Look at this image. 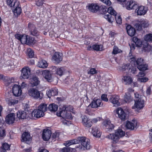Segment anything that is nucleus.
<instances>
[{"label":"nucleus","instance_id":"1","mask_svg":"<svg viewBox=\"0 0 152 152\" xmlns=\"http://www.w3.org/2000/svg\"><path fill=\"white\" fill-rule=\"evenodd\" d=\"M71 113H74L73 107L71 106H67L64 105L60 108L59 110L57 112V115L62 118L61 121L63 124L65 125H68L70 123L64 119H72Z\"/></svg>","mask_w":152,"mask_h":152},{"label":"nucleus","instance_id":"2","mask_svg":"<svg viewBox=\"0 0 152 152\" xmlns=\"http://www.w3.org/2000/svg\"><path fill=\"white\" fill-rule=\"evenodd\" d=\"M125 135V132L121 129L116 130L114 133L110 134L108 136V138L114 142H117L119 139Z\"/></svg>","mask_w":152,"mask_h":152},{"label":"nucleus","instance_id":"3","mask_svg":"<svg viewBox=\"0 0 152 152\" xmlns=\"http://www.w3.org/2000/svg\"><path fill=\"white\" fill-rule=\"evenodd\" d=\"M80 145L78 148L82 150L89 149L91 148L90 141L88 138L85 137H80L77 138Z\"/></svg>","mask_w":152,"mask_h":152},{"label":"nucleus","instance_id":"4","mask_svg":"<svg viewBox=\"0 0 152 152\" xmlns=\"http://www.w3.org/2000/svg\"><path fill=\"white\" fill-rule=\"evenodd\" d=\"M7 4L10 7L15 8L13 10L14 15L15 16L19 15L21 12V9L19 6V2L17 0H6Z\"/></svg>","mask_w":152,"mask_h":152},{"label":"nucleus","instance_id":"5","mask_svg":"<svg viewBox=\"0 0 152 152\" xmlns=\"http://www.w3.org/2000/svg\"><path fill=\"white\" fill-rule=\"evenodd\" d=\"M107 12L110 15H105L104 17L108 22L112 23L114 20V16L116 15L117 13L111 7H109L108 8Z\"/></svg>","mask_w":152,"mask_h":152},{"label":"nucleus","instance_id":"6","mask_svg":"<svg viewBox=\"0 0 152 152\" xmlns=\"http://www.w3.org/2000/svg\"><path fill=\"white\" fill-rule=\"evenodd\" d=\"M28 94L31 97L35 99H42L43 94L35 88H31L28 90Z\"/></svg>","mask_w":152,"mask_h":152},{"label":"nucleus","instance_id":"7","mask_svg":"<svg viewBox=\"0 0 152 152\" xmlns=\"http://www.w3.org/2000/svg\"><path fill=\"white\" fill-rule=\"evenodd\" d=\"M144 107V102L142 99H137L135 100L134 105L132 107V109L138 112Z\"/></svg>","mask_w":152,"mask_h":152},{"label":"nucleus","instance_id":"8","mask_svg":"<svg viewBox=\"0 0 152 152\" xmlns=\"http://www.w3.org/2000/svg\"><path fill=\"white\" fill-rule=\"evenodd\" d=\"M148 8L147 7L142 5H137L135 9V12L137 15H144L147 12Z\"/></svg>","mask_w":152,"mask_h":152},{"label":"nucleus","instance_id":"9","mask_svg":"<svg viewBox=\"0 0 152 152\" xmlns=\"http://www.w3.org/2000/svg\"><path fill=\"white\" fill-rule=\"evenodd\" d=\"M138 126L139 124L137 121L134 119L130 121H127L126 124V127L130 130L136 129Z\"/></svg>","mask_w":152,"mask_h":152},{"label":"nucleus","instance_id":"10","mask_svg":"<svg viewBox=\"0 0 152 152\" xmlns=\"http://www.w3.org/2000/svg\"><path fill=\"white\" fill-rule=\"evenodd\" d=\"M45 113L38 108L34 109L31 113L30 117L33 119H35L42 117Z\"/></svg>","mask_w":152,"mask_h":152},{"label":"nucleus","instance_id":"11","mask_svg":"<svg viewBox=\"0 0 152 152\" xmlns=\"http://www.w3.org/2000/svg\"><path fill=\"white\" fill-rule=\"evenodd\" d=\"M42 74L47 81L51 82L53 80V73L50 71L48 70H43L42 71Z\"/></svg>","mask_w":152,"mask_h":152},{"label":"nucleus","instance_id":"12","mask_svg":"<svg viewBox=\"0 0 152 152\" xmlns=\"http://www.w3.org/2000/svg\"><path fill=\"white\" fill-rule=\"evenodd\" d=\"M20 71L21 72L20 77L21 79H28L29 78L31 73V70L28 67H24Z\"/></svg>","mask_w":152,"mask_h":152},{"label":"nucleus","instance_id":"13","mask_svg":"<svg viewBox=\"0 0 152 152\" xmlns=\"http://www.w3.org/2000/svg\"><path fill=\"white\" fill-rule=\"evenodd\" d=\"M103 104V103L102 102L101 100L100 99H94L87 107L86 110H88L90 106L92 108H96L102 106Z\"/></svg>","mask_w":152,"mask_h":152},{"label":"nucleus","instance_id":"14","mask_svg":"<svg viewBox=\"0 0 152 152\" xmlns=\"http://www.w3.org/2000/svg\"><path fill=\"white\" fill-rule=\"evenodd\" d=\"M149 25V23L148 20L144 19H141L137 22L135 24V26L138 30H140L142 29V27H147Z\"/></svg>","mask_w":152,"mask_h":152},{"label":"nucleus","instance_id":"15","mask_svg":"<svg viewBox=\"0 0 152 152\" xmlns=\"http://www.w3.org/2000/svg\"><path fill=\"white\" fill-rule=\"evenodd\" d=\"M51 135L52 132L51 130L47 129H44L42 131V138L44 141H47L50 139Z\"/></svg>","mask_w":152,"mask_h":152},{"label":"nucleus","instance_id":"16","mask_svg":"<svg viewBox=\"0 0 152 152\" xmlns=\"http://www.w3.org/2000/svg\"><path fill=\"white\" fill-rule=\"evenodd\" d=\"M86 8L91 12H95L99 10V6L96 3H88L86 6Z\"/></svg>","mask_w":152,"mask_h":152},{"label":"nucleus","instance_id":"17","mask_svg":"<svg viewBox=\"0 0 152 152\" xmlns=\"http://www.w3.org/2000/svg\"><path fill=\"white\" fill-rule=\"evenodd\" d=\"M128 58L131 63H134L135 65L136 64L138 66H140L143 64V59L141 58H139L136 60L133 56L129 55Z\"/></svg>","mask_w":152,"mask_h":152},{"label":"nucleus","instance_id":"18","mask_svg":"<svg viewBox=\"0 0 152 152\" xmlns=\"http://www.w3.org/2000/svg\"><path fill=\"white\" fill-rule=\"evenodd\" d=\"M119 96L117 95H112L109 101L113 104L114 106L117 107L120 105V102L119 101Z\"/></svg>","mask_w":152,"mask_h":152},{"label":"nucleus","instance_id":"19","mask_svg":"<svg viewBox=\"0 0 152 152\" xmlns=\"http://www.w3.org/2000/svg\"><path fill=\"white\" fill-rule=\"evenodd\" d=\"M12 93L14 96H20L22 93V91L20 86L18 85H14L12 88Z\"/></svg>","mask_w":152,"mask_h":152},{"label":"nucleus","instance_id":"20","mask_svg":"<svg viewBox=\"0 0 152 152\" xmlns=\"http://www.w3.org/2000/svg\"><path fill=\"white\" fill-rule=\"evenodd\" d=\"M56 73L57 75L61 76L64 75H68L70 72L67 70L64 67H58L56 69Z\"/></svg>","mask_w":152,"mask_h":152},{"label":"nucleus","instance_id":"21","mask_svg":"<svg viewBox=\"0 0 152 152\" xmlns=\"http://www.w3.org/2000/svg\"><path fill=\"white\" fill-rule=\"evenodd\" d=\"M15 121V115L14 113H11L8 114L6 118V121L8 124L13 123Z\"/></svg>","mask_w":152,"mask_h":152},{"label":"nucleus","instance_id":"22","mask_svg":"<svg viewBox=\"0 0 152 152\" xmlns=\"http://www.w3.org/2000/svg\"><path fill=\"white\" fill-rule=\"evenodd\" d=\"M118 117L122 120L124 121L126 118V114L121 108H118L116 111Z\"/></svg>","mask_w":152,"mask_h":152},{"label":"nucleus","instance_id":"23","mask_svg":"<svg viewBox=\"0 0 152 152\" xmlns=\"http://www.w3.org/2000/svg\"><path fill=\"white\" fill-rule=\"evenodd\" d=\"M82 123L83 125L86 127H90L92 126V122L86 116H83L82 117Z\"/></svg>","mask_w":152,"mask_h":152},{"label":"nucleus","instance_id":"24","mask_svg":"<svg viewBox=\"0 0 152 152\" xmlns=\"http://www.w3.org/2000/svg\"><path fill=\"white\" fill-rule=\"evenodd\" d=\"M27 37V36L26 35H22L19 34L15 35V38L20 41L22 44L27 43L28 39Z\"/></svg>","mask_w":152,"mask_h":152},{"label":"nucleus","instance_id":"25","mask_svg":"<svg viewBox=\"0 0 152 152\" xmlns=\"http://www.w3.org/2000/svg\"><path fill=\"white\" fill-rule=\"evenodd\" d=\"M102 124L104 128L108 129H112L114 128L113 125L111 124L110 121L108 120H104Z\"/></svg>","mask_w":152,"mask_h":152},{"label":"nucleus","instance_id":"26","mask_svg":"<svg viewBox=\"0 0 152 152\" xmlns=\"http://www.w3.org/2000/svg\"><path fill=\"white\" fill-rule=\"evenodd\" d=\"M137 5L135 2L133 0H130L127 2L126 8L127 9L129 10L135 9Z\"/></svg>","mask_w":152,"mask_h":152},{"label":"nucleus","instance_id":"27","mask_svg":"<svg viewBox=\"0 0 152 152\" xmlns=\"http://www.w3.org/2000/svg\"><path fill=\"white\" fill-rule=\"evenodd\" d=\"M122 80L123 83L126 85H129L133 82V79L132 77L128 75L124 76Z\"/></svg>","mask_w":152,"mask_h":152},{"label":"nucleus","instance_id":"28","mask_svg":"<svg viewBox=\"0 0 152 152\" xmlns=\"http://www.w3.org/2000/svg\"><path fill=\"white\" fill-rule=\"evenodd\" d=\"M31 140V137L29 134L27 132H24L22 135V141L28 143Z\"/></svg>","mask_w":152,"mask_h":152},{"label":"nucleus","instance_id":"29","mask_svg":"<svg viewBox=\"0 0 152 152\" xmlns=\"http://www.w3.org/2000/svg\"><path fill=\"white\" fill-rule=\"evenodd\" d=\"M91 132L95 137H99L101 136V133L98 128L96 126H93L92 128Z\"/></svg>","mask_w":152,"mask_h":152},{"label":"nucleus","instance_id":"30","mask_svg":"<svg viewBox=\"0 0 152 152\" xmlns=\"http://www.w3.org/2000/svg\"><path fill=\"white\" fill-rule=\"evenodd\" d=\"M47 94L48 97L50 98L51 96H54L58 94V90L56 88H54L48 91Z\"/></svg>","mask_w":152,"mask_h":152},{"label":"nucleus","instance_id":"31","mask_svg":"<svg viewBox=\"0 0 152 152\" xmlns=\"http://www.w3.org/2000/svg\"><path fill=\"white\" fill-rule=\"evenodd\" d=\"M52 58L57 63L60 62L62 60L61 54L58 52H56L53 56Z\"/></svg>","mask_w":152,"mask_h":152},{"label":"nucleus","instance_id":"32","mask_svg":"<svg viewBox=\"0 0 152 152\" xmlns=\"http://www.w3.org/2000/svg\"><path fill=\"white\" fill-rule=\"evenodd\" d=\"M6 101L7 103L9 106L14 105L18 102V100L13 99V98L11 97L6 98Z\"/></svg>","mask_w":152,"mask_h":152},{"label":"nucleus","instance_id":"33","mask_svg":"<svg viewBox=\"0 0 152 152\" xmlns=\"http://www.w3.org/2000/svg\"><path fill=\"white\" fill-rule=\"evenodd\" d=\"M126 30L128 34L130 36H133L135 34V29L130 25H128L126 27Z\"/></svg>","mask_w":152,"mask_h":152},{"label":"nucleus","instance_id":"34","mask_svg":"<svg viewBox=\"0 0 152 152\" xmlns=\"http://www.w3.org/2000/svg\"><path fill=\"white\" fill-rule=\"evenodd\" d=\"M30 82L31 86L34 87L38 85L39 83V81L37 77H34L30 79Z\"/></svg>","mask_w":152,"mask_h":152},{"label":"nucleus","instance_id":"35","mask_svg":"<svg viewBox=\"0 0 152 152\" xmlns=\"http://www.w3.org/2000/svg\"><path fill=\"white\" fill-rule=\"evenodd\" d=\"M37 66L40 68H45L47 67L48 64L45 60L41 59L38 62Z\"/></svg>","mask_w":152,"mask_h":152},{"label":"nucleus","instance_id":"36","mask_svg":"<svg viewBox=\"0 0 152 152\" xmlns=\"http://www.w3.org/2000/svg\"><path fill=\"white\" fill-rule=\"evenodd\" d=\"M79 140L77 139H75L67 141L64 143V145L68 147L72 144H77Z\"/></svg>","mask_w":152,"mask_h":152},{"label":"nucleus","instance_id":"37","mask_svg":"<svg viewBox=\"0 0 152 152\" xmlns=\"http://www.w3.org/2000/svg\"><path fill=\"white\" fill-rule=\"evenodd\" d=\"M17 117L19 119H24L26 117V113L23 111H18L17 113Z\"/></svg>","mask_w":152,"mask_h":152},{"label":"nucleus","instance_id":"38","mask_svg":"<svg viewBox=\"0 0 152 152\" xmlns=\"http://www.w3.org/2000/svg\"><path fill=\"white\" fill-rule=\"evenodd\" d=\"M58 107V106L57 105L54 103H52L49 105L48 108L50 111L55 112L57 110Z\"/></svg>","mask_w":152,"mask_h":152},{"label":"nucleus","instance_id":"39","mask_svg":"<svg viewBox=\"0 0 152 152\" xmlns=\"http://www.w3.org/2000/svg\"><path fill=\"white\" fill-rule=\"evenodd\" d=\"M38 108L44 113L47 110V104L45 103H41L38 106Z\"/></svg>","mask_w":152,"mask_h":152},{"label":"nucleus","instance_id":"40","mask_svg":"<svg viewBox=\"0 0 152 152\" xmlns=\"http://www.w3.org/2000/svg\"><path fill=\"white\" fill-rule=\"evenodd\" d=\"M133 41L137 47H140L142 45V42L137 37H134L133 38Z\"/></svg>","mask_w":152,"mask_h":152},{"label":"nucleus","instance_id":"41","mask_svg":"<svg viewBox=\"0 0 152 152\" xmlns=\"http://www.w3.org/2000/svg\"><path fill=\"white\" fill-rule=\"evenodd\" d=\"M124 100L126 102H129L132 100V98L129 93H126L124 96Z\"/></svg>","mask_w":152,"mask_h":152},{"label":"nucleus","instance_id":"42","mask_svg":"<svg viewBox=\"0 0 152 152\" xmlns=\"http://www.w3.org/2000/svg\"><path fill=\"white\" fill-rule=\"evenodd\" d=\"M144 50L145 51L152 52V47L150 45L146 43V45H143Z\"/></svg>","mask_w":152,"mask_h":152},{"label":"nucleus","instance_id":"43","mask_svg":"<svg viewBox=\"0 0 152 152\" xmlns=\"http://www.w3.org/2000/svg\"><path fill=\"white\" fill-rule=\"evenodd\" d=\"M93 49L96 51H101L102 50V46L101 45H94L92 46Z\"/></svg>","mask_w":152,"mask_h":152},{"label":"nucleus","instance_id":"44","mask_svg":"<svg viewBox=\"0 0 152 152\" xmlns=\"http://www.w3.org/2000/svg\"><path fill=\"white\" fill-rule=\"evenodd\" d=\"M137 67L141 71H145L148 69V65L146 64H142L140 66H137Z\"/></svg>","mask_w":152,"mask_h":152},{"label":"nucleus","instance_id":"45","mask_svg":"<svg viewBox=\"0 0 152 152\" xmlns=\"http://www.w3.org/2000/svg\"><path fill=\"white\" fill-rule=\"evenodd\" d=\"M27 54L30 58H31L34 56V53L31 48H28L27 50Z\"/></svg>","mask_w":152,"mask_h":152},{"label":"nucleus","instance_id":"46","mask_svg":"<svg viewBox=\"0 0 152 152\" xmlns=\"http://www.w3.org/2000/svg\"><path fill=\"white\" fill-rule=\"evenodd\" d=\"M144 39L147 42L152 41V34H149L144 37Z\"/></svg>","mask_w":152,"mask_h":152},{"label":"nucleus","instance_id":"47","mask_svg":"<svg viewBox=\"0 0 152 152\" xmlns=\"http://www.w3.org/2000/svg\"><path fill=\"white\" fill-rule=\"evenodd\" d=\"M114 18H115L116 22L117 24H121L122 22V19L120 16L117 15V14L115 16H114Z\"/></svg>","mask_w":152,"mask_h":152},{"label":"nucleus","instance_id":"48","mask_svg":"<svg viewBox=\"0 0 152 152\" xmlns=\"http://www.w3.org/2000/svg\"><path fill=\"white\" fill-rule=\"evenodd\" d=\"M121 52V50L118 49L117 47L116 46H114V47L113 50L112 52L113 54H116Z\"/></svg>","mask_w":152,"mask_h":152},{"label":"nucleus","instance_id":"49","mask_svg":"<svg viewBox=\"0 0 152 152\" xmlns=\"http://www.w3.org/2000/svg\"><path fill=\"white\" fill-rule=\"evenodd\" d=\"M10 146L8 144L6 143H5L3 144L2 146V148L5 151L6 150H9L10 149Z\"/></svg>","mask_w":152,"mask_h":152},{"label":"nucleus","instance_id":"50","mask_svg":"<svg viewBox=\"0 0 152 152\" xmlns=\"http://www.w3.org/2000/svg\"><path fill=\"white\" fill-rule=\"evenodd\" d=\"M148 80V78L146 77H137V80L140 82H146Z\"/></svg>","mask_w":152,"mask_h":152},{"label":"nucleus","instance_id":"51","mask_svg":"<svg viewBox=\"0 0 152 152\" xmlns=\"http://www.w3.org/2000/svg\"><path fill=\"white\" fill-rule=\"evenodd\" d=\"M35 43L34 39L32 37L28 38L27 44L28 45H32Z\"/></svg>","mask_w":152,"mask_h":152},{"label":"nucleus","instance_id":"52","mask_svg":"<svg viewBox=\"0 0 152 152\" xmlns=\"http://www.w3.org/2000/svg\"><path fill=\"white\" fill-rule=\"evenodd\" d=\"M97 72L96 70L94 68H92L90 69V70L88 71V74H91L93 75L94 74L97 73Z\"/></svg>","mask_w":152,"mask_h":152},{"label":"nucleus","instance_id":"53","mask_svg":"<svg viewBox=\"0 0 152 152\" xmlns=\"http://www.w3.org/2000/svg\"><path fill=\"white\" fill-rule=\"evenodd\" d=\"M5 135V130L3 127H0V137H3Z\"/></svg>","mask_w":152,"mask_h":152},{"label":"nucleus","instance_id":"54","mask_svg":"<svg viewBox=\"0 0 152 152\" xmlns=\"http://www.w3.org/2000/svg\"><path fill=\"white\" fill-rule=\"evenodd\" d=\"M101 118L100 117H98L96 118H93L91 120L92 122V124L93 123H96L98 121H100L101 120Z\"/></svg>","mask_w":152,"mask_h":152},{"label":"nucleus","instance_id":"55","mask_svg":"<svg viewBox=\"0 0 152 152\" xmlns=\"http://www.w3.org/2000/svg\"><path fill=\"white\" fill-rule=\"evenodd\" d=\"M102 99L104 101L107 102L108 101V99L107 97V95L106 94H103L101 96Z\"/></svg>","mask_w":152,"mask_h":152},{"label":"nucleus","instance_id":"56","mask_svg":"<svg viewBox=\"0 0 152 152\" xmlns=\"http://www.w3.org/2000/svg\"><path fill=\"white\" fill-rule=\"evenodd\" d=\"M82 100L84 102L87 103L89 102V99L88 97L87 96H85L82 99Z\"/></svg>","mask_w":152,"mask_h":152},{"label":"nucleus","instance_id":"57","mask_svg":"<svg viewBox=\"0 0 152 152\" xmlns=\"http://www.w3.org/2000/svg\"><path fill=\"white\" fill-rule=\"evenodd\" d=\"M69 147H64L62 148L61 150V152H69Z\"/></svg>","mask_w":152,"mask_h":152},{"label":"nucleus","instance_id":"58","mask_svg":"<svg viewBox=\"0 0 152 152\" xmlns=\"http://www.w3.org/2000/svg\"><path fill=\"white\" fill-rule=\"evenodd\" d=\"M102 2L108 6H110L111 4V2L110 0H104Z\"/></svg>","mask_w":152,"mask_h":152},{"label":"nucleus","instance_id":"59","mask_svg":"<svg viewBox=\"0 0 152 152\" xmlns=\"http://www.w3.org/2000/svg\"><path fill=\"white\" fill-rule=\"evenodd\" d=\"M145 75V73L143 72H140L137 76L138 77H144Z\"/></svg>","mask_w":152,"mask_h":152},{"label":"nucleus","instance_id":"60","mask_svg":"<svg viewBox=\"0 0 152 152\" xmlns=\"http://www.w3.org/2000/svg\"><path fill=\"white\" fill-rule=\"evenodd\" d=\"M31 34L33 35H36L38 34V31L36 29H32L31 31Z\"/></svg>","mask_w":152,"mask_h":152},{"label":"nucleus","instance_id":"61","mask_svg":"<svg viewBox=\"0 0 152 152\" xmlns=\"http://www.w3.org/2000/svg\"><path fill=\"white\" fill-rule=\"evenodd\" d=\"M59 136V133H58L55 132L53 134L52 137L53 138L55 139Z\"/></svg>","mask_w":152,"mask_h":152},{"label":"nucleus","instance_id":"62","mask_svg":"<svg viewBox=\"0 0 152 152\" xmlns=\"http://www.w3.org/2000/svg\"><path fill=\"white\" fill-rule=\"evenodd\" d=\"M129 68L127 66H123L122 67V71H128Z\"/></svg>","mask_w":152,"mask_h":152},{"label":"nucleus","instance_id":"63","mask_svg":"<svg viewBox=\"0 0 152 152\" xmlns=\"http://www.w3.org/2000/svg\"><path fill=\"white\" fill-rule=\"evenodd\" d=\"M37 5L38 6H41L42 5V2L41 0L38 1L36 3Z\"/></svg>","mask_w":152,"mask_h":152},{"label":"nucleus","instance_id":"64","mask_svg":"<svg viewBox=\"0 0 152 152\" xmlns=\"http://www.w3.org/2000/svg\"><path fill=\"white\" fill-rule=\"evenodd\" d=\"M39 152H49L47 150L42 148H40L39 149Z\"/></svg>","mask_w":152,"mask_h":152}]
</instances>
